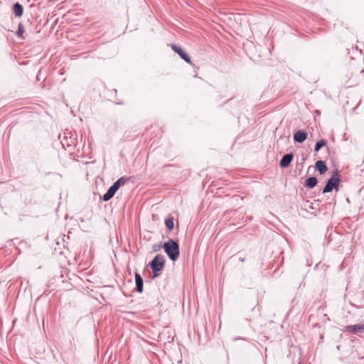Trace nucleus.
<instances>
[{
	"mask_svg": "<svg viewBox=\"0 0 364 364\" xmlns=\"http://www.w3.org/2000/svg\"><path fill=\"white\" fill-rule=\"evenodd\" d=\"M163 248L168 256V257L173 262L176 261L180 255L179 245L176 241L169 239L163 245Z\"/></svg>",
	"mask_w": 364,
	"mask_h": 364,
	"instance_id": "1",
	"label": "nucleus"
},
{
	"mask_svg": "<svg viewBox=\"0 0 364 364\" xmlns=\"http://www.w3.org/2000/svg\"><path fill=\"white\" fill-rule=\"evenodd\" d=\"M340 181L341 180L339 178L338 171L336 170L332 173L331 177L327 181L322 193H330L333 189L338 191L339 188Z\"/></svg>",
	"mask_w": 364,
	"mask_h": 364,
	"instance_id": "2",
	"label": "nucleus"
},
{
	"mask_svg": "<svg viewBox=\"0 0 364 364\" xmlns=\"http://www.w3.org/2000/svg\"><path fill=\"white\" fill-rule=\"evenodd\" d=\"M165 264V259L161 255H156L149 263L150 268L154 274L153 277H158V272L161 271Z\"/></svg>",
	"mask_w": 364,
	"mask_h": 364,
	"instance_id": "3",
	"label": "nucleus"
},
{
	"mask_svg": "<svg viewBox=\"0 0 364 364\" xmlns=\"http://www.w3.org/2000/svg\"><path fill=\"white\" fill-rule=\"evenodd\" d=\"M344 331L359 335L364 333V323L345 327Z\"/></svg>",
	"mask_w": 364,
	"mask_h": 364,
	"instance_id": "4",
	"label": "nucleus"
},
{
	"mask_svg": "<svg viewBox=\"0 0 364 364\" xmlns=\"http://www.w3.org/2000/svg\"><path fill=\"white\" fill-rule=\"evenodd\" d=\"M171 48L178 53L180 57L184 60L186 63L191 64V57L180 47L173 43L171 44Z\"/></svg>",
	"mask_w": 364,
	"mask_h": 364,
	"instance_id": "5",
	"label": "nucleus"
},
{
	"mask_svg": "<svg viewBox=\"0 0 364 364\" xmlns=\"http://www.w3.org/2000/svg\"><path fill=\"white\" fill-rule=\"evenodd\" d=\"M119 188L114 183L112 186L107 190V191L103 195L102 200L106 202L109 200L115 194V193L118 191Z\"/></svg>",
	"mask_w": 364,
	"mask_h": 364,
	"instance_id": "6",
	"label": "nucleus"
},
{
	"mask_svg": "<svg viewBox=\"0 0 364 364\" xmlns=\"http://www.w3.org/2000/svg\"><path fill=\"white\" fill-rule=\"evenodd\" d=\"M293 154L291 153L284 154L279 161V166L282 168H286L289 166L293 159Z\"/></svg>",
	"mask_w": 364,
	"mask_h": 364,
	"instance_id": "7",
	"label": "nucleus"
},
{
	"mask_svg": "<svg viewBox=\"0 0 364 364\" xmlns=\"http://www.w3.org/2000/svg\"><path fill=\"white\" fill-rule=\"evenodd\" d=\"M307 138V134L306 132L299 130L294 134V140L298 143H303Z\"/></svg>",
	"mask_w": 364,
	"mask_h": 364,
	"instance_id": "8",
	"label": "nucleus"
},
{
	"mask_svg": "<svg viewBox=\"0 0 364 364\" xmlns=\"http://www.w3.org/2000/svg\"><path fill=\"white\" fill-rule=\"evenodd\" d=\"M136 291L139 293L143 291V279L139 273H135Z\"/></svg>",
	"mask_w": 364,
	"mask_h": 364,
	"instance_id": "9",
	"label": "nucleus"
},
{
	"mask_svg": "<svg viewBox=\"0 0 364 364\" xmlns=\"http://www.w3.org/2000/svg\"><path fill=\"white\" fill-rule=\"evenodd\" d=\"M13 11L16 17H21L23 13V8L21 4L16 2L13 6Z\"/></svg>",
	"mask_w": 364,
	"mask_h": 364,
	"instance_id": "10",
	"label": "nucleus"
},
{
	"mask_svg": "<svg viewBox=\"0 0 364 364\" xmlns=\"http://www.w3.org/2000/svg\"><path fill=\"white\" fill-rule=\"evenodd\" d=\"M315 167L318 171L320 174L325 173L328 170L326 165L321 160L317 161L316 162Z\"/></svg>",
	"mask_w": 364,
	"mask_h": 364,
	"instance_id": "11",
	"label": "nucleus"
},
{
	"mask_svg": "<svg viewBox=\"0 0 364 364\" xmlns=\"http://www.w3.org/2000/svg\"><path fill=\"white\" fill-rule=\"evenodd\" d=\"M318 183V180L316 177L311 176L306 178L305 181V186L309 189L314 188Z\"/></svg>",
	"mask_w": 364,
	"mask_h": 364,
	"instance_id": "12",
	"label": "nucleus"
},
{
	"mask_svg": "<svg viewBox=\"0 0 364 364\" xmlns=\"http://www.w3.org/2000/svg\"><path fill=\"white\" fill-rule=\"evenodd\" d=\"M130 180V177L122 176L119 178L114 183L119 188L122 186L125 185Z\"/></svg>",
	"mask_w": 364,
	"mask_h": 364,
	"instance_id": "13",
	"label": "nucleus"
},
{
	"mask_svg": "<svg viewBox=\"0 0 364 364\" xmlns=\"http://www.w3.org/2000/svg\"><path fill=\"white\" fill-rule=\"evenodd\" d=\"M326 141L325 139H321L319 141H318L316 143V145H315V147H314V151L316 152H318L319 151V150L324 146L326 145Z\"/></svg>",
	"mask_w": 364,
	"mask_h": 364,
	"instance_id": "14",
	"label": "nucleus"
},
{
	"mask_svg": "<svg viewBox=\"0 0 364 364\" xmlns=\"http://www.w3.org/2000/svg\"><path fill=\"white\" fill-rule=\"evenodd\" d=\"M23 33H24V27H23V25L20 23H18V30H17V32H16V35L18 36V38H21V39H24V36H23Z\"/></svg>",
	"mask_w": 364,
	"mask_h": 364,
	"instance_id": "15",
	"label": "nucleus"
},
{
	"mask_svg": "<svg viewBox=\"0 0 364 364\" xmlns=\"http://www.w3.org/2000/svg\"><path fill=\"white\" fill-rule=\"evenodd\" d=\"M165 225L168 230H172L174 227L173 218H168L165 220Z\"/></svg>",
	"mask_w": 364,
	"mask_h": 364,
	"instance_id": "16",
	"label": "nucleus"
},
{
	"mask_svg": "<svg viewBox=\"0 0 364 364\" xmlns=\"http://www.w3.org/2000/svg\"><path fill=\"white\" fill-rule=\"evenodd\" d=\"M153 250H154V252L158 251V248H157V247H153Z\"/></svg>",
	"mask_w": 364,
	"mask_h": 364,
	"instance_id": "17",
	"label": "nucleus"
},
{
	"mask_svg": "<svg viewBox=\"0 0 364 364\" xmlns=\"http://www.w3.org/2000/svg\"><path fill=\"white\" fill-rule=\"evenodd\" d=\"M240 261L244 262L245 261V258L244 257H240Z\"/></svg>",
	"mask_w": 364,
	"mask_h": 364,
	"instance_id": "18",
	"label": "nucleus"
},
{
	"mask_svg": "<svg viewBox=\"0 0 364 364\" xmlns=\"http://www.w3.org/2000/svg\"><path fill=\"white\" fill-rule=\"evenodd\" d=\"M316 113L319 114L320 112L318 110H316Z\"/></svg>",
	"mask_w": 364,
	"mask_h": 364,
	"instance_id": "19",
	"label": "nucleus"
}]
</instances>
